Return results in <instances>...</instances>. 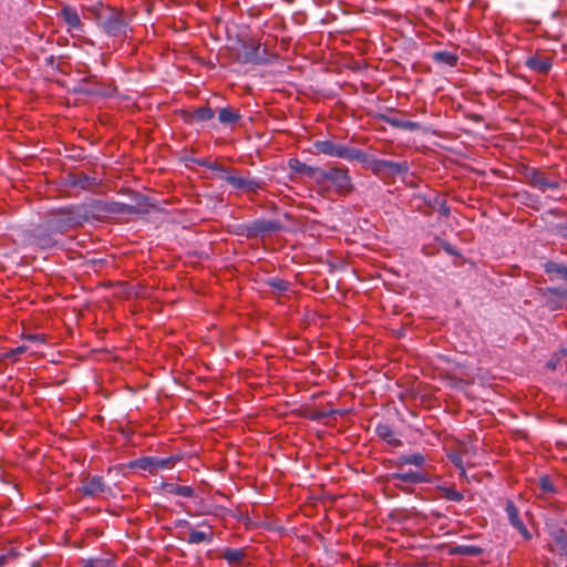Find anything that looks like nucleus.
Listing matches in <instances>:
<instances>
[{
  "instance_id": "obj_1",
  "label": "nucleus",
  "mask_w": 567,
  "mask_h": 567,
  "mask_svg": "<svg viewBox=\"0 0 567 567\" xmlns=\"http://www.w3.org/2000/svg\"><path fill=\"white\" fill-rule=\"evenodd\" d=\"M94 207L90 203L68 205L51 209L44 218L55 233L63 234L94 219Z\"/></svg>"
},
{
  "instance_id": "obj_2",
  "label": "nucleus",
  "mask_w": 567,
  "mask_h": 567,
  "mask_svg": "<svg viewBox=\"0 0 567 567\" xmlns=\"http://www.w3.org/2000/svg\"><path fill=\"white\" fill-rule=\"evenodd\" d=\"M97 27L110 37H126L128 19L123 10L103 7L95 14Z\"/></svg>"
},
{
  "instance_id": "obj_3",
  "label": "nucleus",
  "mask_w": 567,
  "mask_h": 567,
  "mask_svg": "<svg viewBox=\"0 0 567 567\" xmlns=\"http://www.w3.org/2000/svg\"><path fill=\"white\" fill-rule=\"evenodd\" d=\"M370 168L375 175L385 177H404L409 171L410 165L406 161L393 162L388 159H378L364 152V161H359Z\"/></svg>"
},
{
  "instance_id": "obj_4",
  "label": "nucleus",
  "mask_w": 567,
  "mask_h": 567,
  "mask_svg": "<svg viewBox=\"0 0 567 567\" xmlns=\"http://www.w3.org/2000/svg\"><path fill=\"white\" fill-rule=\"evenodd\" d=\"M315 148L319 153L331 157L342 158L350 162L364 161L363 151L336 143L330 140L317 141L315 143Z\"/></svg>"
},
{
  "instance_id": "obj_5",
  "label": "nucleus",
  "mask_w": 567,
  "mask_h": 567,
  "mask_svg": "<svg viewBox=\"0 0 567 567\" xmlns=\"http://www.w3.org/2000/svg\"><path fill=\"white\" fill-rule=\"evenodd\" d=\"M284 229L279 220L255 219L247 224L236 226V235L244 236L247 239L265 237L268 234L277 233Z\"/></svg>"
},
{
  "instance_id": "obj_6",
  "label": "nucleus",
  "mask_w": 567,
  "mask_h": 567,
  "mask_svg": "<svg viewBox=\"0 0 567 567\" xmlns=\"http://www.w3.org/2000/svg\"><path fill=\"white\" fill-rule=\"evenodd\" d=\"M54 229L49 226L44 218L42 224L34 226L24 235L28 245L35 246L40 249H52L59 246V239Z\"/></svg>"
},
{
  "instance_id": "obj_7",
  "label": "nucleus",
  "mask_w": 567,
  "mask_h": 567,
  "mask_svg": "<svg viewBox=\"0 0 567 567\" xmlns=\"http://www.w3.org/2000/svg\"><path fill=\"white\" fill-rule=\"evenodd\" d=\"M199 165L207 166L205 161H196ZM214 171H218L220 173L219 177L226 181L236 189H241L245 192L257 193L262 188V182L249 177H243L237 174H231L227 172L220 164L208 165Z\"/></svg>"
},
{
  "instance_id": "obj_8",
  "label": "nucleus",
  "mask_w": 567,
  "mask_h": 567,
  "mask_svg": "<svg viewBox=\"0 0 567 567\" xmlns=\"http://www.w3.org/2000/svg\"><path fill=\"white\" fill-rule=\"evenodd\" d=\"M240 45L241 51L238 54L240 62L251 64H267L270 62L271 55L267 52V49H261L255 40H244Z\"/></svg>"
},
{
  "instance_id": "obj_9",
  "label": "nucleus",
  "mask_w": 567,
  "mask_h": 567,
  "mask_svg": "<svg viewBox=\"0 0 567 567\" xmlns=\"http://www.w3.org/2000/svg\"><path fill=\"white\" fill-rule=\"evenodd\" d=\"M182 460L181 455H171L167 457L159 456H144L140 457L132 463L133 468L148 471L154 473L165 468H172Z\"/></svg>"
},
{
  "instance_id": "obj_10",
  "label": "nucleus",
  "mask_w": 567,
  "mask_h": 567,
  "mask_svg": "<svg viewBox=\"0 0 567 567\" xmlns=\"http://www.w3.org/2000/svg\"><path fill=\"white\" fill-rule=\"evenodd\" d=\"M90 204L96 205V207H94V218H96V216L100 214L133 215L147 213V209H141L136 206L124 203H102L99 200H93Z\"/></svg>"
},
{
  "instance_id": "obj_11",
  "label": "nucleus",
  "mask_w": 567,
  "mask_h": 567,
  "mask_svg": "<svg viewBox=\"0 0 567 567\" xmlns=\"http://www.w3.org/2000/svg\"><path fill=\"white\" fill-rule=\"evenodd\" d=\"M524 177L532 187L542 192L559 188V183L557 181L550 179L544 172L534 167H526L524 169Z\"/></svg>"
},
{
  "instance_id": "obj_12",
  "label": "nucleus",
  "mask_w": 567,
  "mask_h": 567,
  "mask_svg": "<svg viewBox=\"0 0 567 567\" xmlns=\"http://www.w3.org/2000/svg\"><path fill=\"white\" fill-rule=\"evenodd\" d=\"M110 487L105 484L102 476H85L81 481L80 492L83 496L94 497L109 491Z\"/></svg>"
},
{
  "instance_id": "obj_13",
  "label": "nucleus",
  "mask_w": 567,
  "mask_h": 567,
  "mask_svg": "<svg viewBox=\"0 0 567 567\" xmlns=\"http://www.w3.org/2000/svg\"><path fill=\"white\" fill-rule=\"evenodd\" d=\"M178 114L181 117L189 124L193 123H205L215 116L214 109H179Z\"/></svg>"
},
{
  "instance_id": "obj_14",
  "label": "nucleus",
  "mask_w": 567,
  "mask_h": 567,
  "mask_svg": "<svg viewBox=\"0 0 567 567\" xmlns=\"http://www.w3.org/2000/svg\"><path fill=\"white\" fill-rule=\"evenodd\" d=\"M328 179L334 185V187L339 192L350 193L353 189L351 178L348 174V169L331 167Z\"/></svg>"
},
{
  "instance_id": "obj_15",
  "label": "nucleus",
  "mask_w": 567,
  "mask_h": 567,
  "mask_svg": "<svg viewBox=\"0 0 567 567\" xmlns=\"http://www.w3.org/2000/svg\"><path fill=\"white\" fill-rule=\"evenodd\" d=\"M505 512L507 514L511 525L515 529H517L525 539H530L532 534L528 532L527 527L525 526L523 520L519 518L518 508L516 507V505L513 501L507 499L506 505H505Z\"/></svg>"
},
{
  "instance_id": "obj_16",
  "label": "nucleus",
  "mask_w": 567,
  "mask_h": 567,
  "mask_svg": "<svg viewBox=\"0 0 567 567\" xmlns=\"http://www.w3.org/2000/svg\"><path fill=\"white\" fill-rule=\"evenodd\" d=\"M394 481L406 484H420L427 482V477L420 471L393 472L388 475V482Z\"/></svg>"
},
{
  "instance_id": "obj_17",
  "label": "nucleus",
  "mask_w": 567,
  "mask_h": 567,
  "mask_svg": "<svg viewBox=\"0 0 567 567\" xmlns=\"http://www.w3.org/2000/svg\"><path fill=\"white\" fill-rule=\"evenodd\" d=\"M426 463V457L424 454L420 452L411 453V454H402L398 456L395 461H393V464L395 467L401 468L405 465H413L415 467H423Z\"/></svg>"
},
{
  "instance_id": "obj_18",
  "label": "nucleus",
  "mask_w": 567,
  "mask_h": 567,
  "mask_svg": "<svg viewBox=\"0 0 567 567\" xmlns=\"http://www.w3.org/2000/svg\"><path fill=\"white\" fill-rule=\"evenodd\" d=\"M161 489L163 493L172 494L185 498H192L195 496V489L192 486L187 485H177L174 483L163 482L161 484Z\"/></svg>"
},
{
  "instance_id": "obj_19",
  "label": "nucleus",
  "mask_w": 567,
  "mask_h": 567,
  "mask_svg": "<svg viewBox=\"0 0 567 567\" xmlns=\"http://www.w3.org/2000/svg\"><path fill=\"white\" fill-rule=\"evenodd\" d=\"M375 433L380 439L394 447L401 446L403 444L402 441L395 436L392 427L386 423L377 424Z\"/></svg>"
},
{
  "instance_id": "obj_20",
  "label": "nucleus",
  "mask_w": 567,
  "mask_h": 567,
  "mask_svg": "<svg viewBox=\"0 0 567 567\" xmlns=\"http://www.w3.org/2000/svg\"><path fill=\"white\" fill-rule=\"evenodd\" d=\"M526 65L538 73L547 74L551 69L553 62L548 56L535 55L526 60Z\"/></svg>"
},
{
  "instance_id": "obj_21",
  "label": "nucleus",
  "mask_w": 567,
  "mask_h": 567,
  "mask_svg": "<svg viewBox=\"0 0 567 567\" xmlns=\"http://www.w3.org/2000/svg\"><path fill=\"white\" fill-rule=\"evenodd\" d=\"M61 18L68 24L70 29L80 30L81 19L76 10L71 7H64L60 12Z\"/></svg>"
},
{
  "instance_id": "obj_22",
  "label": "nucleus",
  "mask_w": 567,
  "mask_h": 567,
  "mask_svg": "<svg viewBox=\"0 0 567 567\" xmlns=\"http://www.w3.org/2000/svg\"><path fill=\"white\" fill-rule=\"evenodd\" d=\"M544 271L567 282V266L565 264L548 260L544 264Z\"/></svg>"
},
{
  "instance_id": "obj_23",
  "label": "nucleus",
  "mask_w": 567,
  "mask_h": 567,
  "mask_svg": "<svg viewBox=\"0 0 567 567\" xmlns=\"http://www.w3.org/2000/svg\"><path fill=\"white\" fill-rule=\"evenodd\" d=\"M208 529H209L208 532L190 529L189 536L187 538V543L192 544V545H196V544H200V543L210 544L214 538V533L212 532L210 526H208Z\"/></svg>"
},
{
  "instance_id": "obj_24",
  "label": "nucleus",
  "mask_w": 567,
  "mask_h": 567,
  "mask_svg": "<svg viewBox=\"0 0 567 567\" xmlns=\"http://www.w3.org/2000/svg\"><path fill=\"white\" fill-rule=\"evenodd\" d=\"M70 184L73 187H78L81 189H87V188L96 185L97 182H96L95 177H91L89 175L81 173V174L73 175L71 177Z\"/></svg>"
},
{
  "instance_id": "obj_25",
  "label": "nucleus",
  "mask_w": 567,
  "mask_h": 567,
  "mask_svg": "<svg viewBox=\"0 0 567 567\" xmlns=\"http://www.w3.org/2000/svg\"><path fill=\"white\" fill-rule=\"evenodd\" d=\"M483 551L484 549L476 545H456L450 550L452 555L461 556H480Z\"/></svg>"
},
{
  "instance_id": "obj_26",
  "label": "nucleus",
  "mask_w": 567,
  "mask_h": 567,
  "mask_svg": "<svg viewBox=\"0 0 567 567\" xmlns=\"http://www.w3.org/2000/svg\"><path fill=\"white\" fill-rule=\"evenodd\" d=\"M240 118L235 109H219L218 121L224 125H231Z\"/></svg>"
},
{
  "instance_id": "obj_27",
  "label": "nucleus",
  "mask_w": 567,
  "mask_h": 567,
  "mask_svg": "<svg viewBox=\"0 0 567 567\" xmlns=\"http://www.w3.org/2000/svg\"><path fill=\"white\" fill-rule=\"evenodd\" d=\"M551 536L558 547V553L560 555H567V530L561 528L557 529L551 534Z\"/></svg>"
},
{
  "instance_id": "obj_28",
  "label": "nucleus",
  "mask_w": 567,
  "mask_h": 567,
  "mask_svg": "<svg viewBox=\"0 0 567 567\" xmlns=\"http://www.w3.org/2000/svg\"><path fill=\"white\" fill-rule=\"evenodd\" d=\"M433 59L437 63L447 64L454 66L458 60L455 53L449 51H437L433 53Z\"/></svg>"
},
{
  "instance_id": "obj_29",
  "label": "nucleus",
  "mask_w": 567,
  "mask_h": 567,
  "mask_svg": "<svg viewBox=\"0 0 567 567\" xmlns=\"http://www.w3.org/2000/svg\"><path fill=\"white\" fill-rule=\"evenodd\" d=\"M437 489L442 493V496L447 501L458 503L464 499V495L452 486H437Z\"/></svg>"
},
{
  "instance_id": "obj_30",
  "label": "nucleus",
  "mask_w": 567,
  "mask_h": 567,
  "mask_svg": "<svg viewBox=\"0 0 567 567\" xmlns=\"http://www.w3.org/2000/svg\"><path fill=\"white\" fill-rule=\"evenodd\" d=\"M244 557L245 551L237 548H227L223 554V558H225L229 564L240 563Z\"/></svg>"
},
{
  "instance_id": "obj_31",
  "label": "nucleus",
  "mask_w": 567,
  "mask_h": 567,
  "mask_svg": "<svg viewBox=\"0 0 567 567\" xmlns=\"http://www.w3.org/2000/svg\"><path fill=\"white\" fill-rule=\"evenodd\" d=\"M289 167L293 172L309 177L313 166L302 163L297 158H291V159H289Z\"/></svg>"
},
{
  "instance_id": "obj_32",
  "label": "nucleus",
  "mask_w": 567,
  "mask_h": 567,
  "mask_svg": "<svg viewBox=\"0 0 567 567\" xmlns=\"http://www.w3.org/2000/svg\"><path fill=\"white\" fill-rule=\"evenodd\" d=\"M266 285L278 292L287 291L290 286V284L287 280H284L278 277L268 278L266 280Z\"/></svg>"
},
{
  "instance_id": "obj_33",
  "label": "nucleus",
  "mask_w": 567,
  "mask_h": 567,
  "mask_svg": "<svg viewBox=\"0 0 567 567\" xmlns=\"http://www.w3.org/2000/svg\"><path fill=\"white\" fill-rule=\"evenodd\" d=\"M337 414H340L339 410H315L310 413L309 419L312 421H323Z\"/></svg>"
},
{
  "instance_id": "obj_34",
  "label": "nucleus",
  "mask_w": 567,
  "mask_h": 567,
  "mask_svg": "<svg viewBox=\"0 0 567 567\" xmlns=\"http://www.w3.org/2000/svg\"><path fill=\"white\" fill-rule=\"evenodd\" d=\"M330 175V168L323 169L320 167H312V171L310 173V178L315 179L317 183L321 184L328 179V176Z\"/></svg>"
},
{
  "instance_id": "obj_35",
  "label": "nucleus",
  "mask_w": 567,
  "mask_h": 567,
  "mask_svg": "<svg viewBox=\"0 0 567 567\" xmlns=\"http://www.w3.org/2000/svg\"><path fill=\"white\" fill-rule=\"evenodd\" d=\"M539 487L544 493H556V487L548 475L539 477Z\"/></svg>"
},
{
  "instance_id": "obj_36",
  "label": "nucleus",
  "mask_w": 567,
  "mask_h": 567,
  "mask_svg": "<svg viewBox=\"0 0 567 567\" xmlns=\"http://www.w3.org/2000/svg\"><path fill=\"white\" fill-rule=\"evenodd\" d=\"M82 567H111V561L103 558H90L83 563Z\"/></svg>"
},
{
  "instance_id": "obj_37",
  "label": "nucleus",
  "mask_w": 567,
  "mask_h": 567,
  "mask_svg": "<svg viewBox=\"0 0 567 567\" xmlns=\"http://www.w3.org/2000/svg\"><path fill=\"white\" fill-rule=\"evenodd\" d=\"M404 130H408V131H417V130H421V131H429V125H426L425 123H421V122H416V121H405L404 122Z\"/></svg>"
},
{
  "instance_id": "obj_38",
  "label": "nucleus",
  "mask_w": 567,
  "mask_h": 567,
  "mask_svg": "<svg viewBox=\"0 0 567 567\" xmlns=\"http://www.w3.org/2000/svg\"><path fill=\"white\" fill-rule=\"evenodd\" d=\"M381 117L393 127H398L401 130H404V127H405V125H404L405 120H401L396 116H385V115H381Z\"/></svg>"
},
{
  "instance_id": "obj_39",
  "label": "nucleus",
  "mask_w": 567,
  "mask_h": 567,
  "mask_svg": "<svg viewBox=\"0 0 567 567\" xmlns=\"http://www.w3.org/2000/svg\"><path fill=\"white\" fill-rule=\"evenodd\" d=\"M28 350L27 346L22 344V346H19L17 348H13V349H10L7 353H6V358L8 359H12V360H17V358L24 353L25 351Z\"/></svg>"
},
{
  "instance_id": "obj_40",
  "label": "nucleus",
  "mask_w": 567,
  "mask_h": 567,
  "mask_svg": "<svg viewBox=\"0 0 567 567\" xmlns=\"http://www.w3.org/2000/svg\"><path fill=\"white\" fill-rule=\"evenodd\" d=\"M437 204H439V207H437V212L444 216V217H449L450 216V213H451V209L450 207L447 206V203L443 199H440L437 200Z\"/></svg>"
},
{
  "instance_id": "obj_41",
  "label": "nucleus",
  "mask_w": 567,
  "mask_h": 567,
  "mask_svg": "<svg viewBox=\"0 0 567 567\" xmlns=\"http://www.w3.org/2000/svg\"><path fill=\"white\" fill-rule=\"evenodd\" d=\"M556 234L563 238L567 239V221L566 223H559L556 225Z\"/></svg>"
},
{
  "instance_id": "obj_42",
  "label": "nucleus",
  "mask_w": 567,
  "mask_h": 567,
  "mask_svg": "<svg viewBox=\"0 0 567 567\" xmlns=\"http://www.w3.org/2000/svg\"><path fill=\"white\" fill-rule=\"evenodd\" d=\"M24 338L27 340H29V341H32V342H40V343L44 342V336L43 334H28Z\"/></svg>"
},
{
  "instance_id": "obj_43",
  "label": "nucleus",
  "mask_w": 567,
  "mask_h": 567,
  "mask_svg": "<svg viewBox=\"0 0 567 567\" xmlns=\"http://www.w3.org/2000/svg\"><path fill=\"white\" fill-rule=\"evenodd\" d=\"M444 250L451 255V256H458V251L456 250V248L454 246H452L451 244L449 243H445L444 246H443Z\"/></svg>"
},
{
  "instance_id": "obj_44",
  "label": "nucleus",
  "mask_w": 567,
  "mask_h": 567,
  "mask_svg": "<svg viewBox=\"0 0 567 567\" xmlns=\"http://www.w3.org/2000/svg\"><path fill=\"white\" fill-rule=\"evenodd\" d=\"M174 526H175V528H189L190 529V524L186 519H177L174 523Z\"/></svg>"
},
{
  "instance_id": "obj_45",
  "label": "nucleus",
  "mask_w": 567,
  "mask_h": 567,
  "mask_svg": "<svg viewBox=\"0 0 567 567\" xmlns=\"http://www.w3.org/2000/svg\"><path fill=\"white\" fill-rule=\"evenodd\" d=\"M394 487L401 489L402 492L409 493V488L405 486L406 483H401L398 481L391 482Z\"/></svg>"
},
{
  "instance_id": "obj_46",
  "label": "nucleus",
  "mask_w": 567,
  "mask_h": 567,
  "mask_svg": "<svg viewBox=\"0 0 567 567\" xmlns=\"http://www.w3.org/2000/svg\"><path fill=\"white\" fill-rule=\"evenodd\" d=\"M467 116L475 123H481L483 121V117L478 114H468Z\"/></svg>"
},
{
  "instance_id": "obj_47",
  "label": "nucleus",
  "mask_w": 567,
  "mask_h": 567,
  "mask_svg": "<svg viewBox=\"0 0 567 567\" xmlns=\"http://www.w3.org/2000/svg\"><path fill=\"white\" fill-rule=\"evenodd\" d=\"M7 563V556L6 555H1L0 556V567H3Z\"/></svg>"
},
{
  "instance_id": "obj_48",
  "label": "nucleus",
  "mask_w": 567,
  "mask_h": 567,
  "mask_svg": "<svg viewBox=\"0 0 567 567\" xmlns=\"http://www.w3.org/2000/svg\"><path fill=\"white\" fill-rule=\"evenodd\" d=\"M456 466H457V467H460L462 471H464V468H463V465H462V462H461V461L456 462Z\"/></svg>"
},
{
  "instance_id": "obj_49",
  "label": "nucleus",
  "mask_w": 567,
  "mask_h": 567,
  "mask_svg": "<svg viewBox=\"0 0 567 567\" xmlns=\"http://www.w3.org/2000/svg\"><path fill=\"white\" fill-rule=\"evenodd\" d=\"M551 292H554V293L558 295V291H557V290H555V289H551Z\"/></svg>"
}]
</instances>
